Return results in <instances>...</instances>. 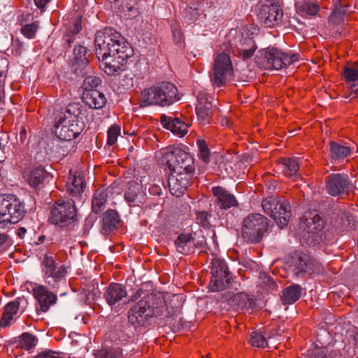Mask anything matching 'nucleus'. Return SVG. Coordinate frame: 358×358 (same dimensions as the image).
Wrapping results in <instances>:
<instances>
[{
  "mask_svg": "<svg viewBox=\"0 0 358 358\" xmlns=\"http://www.w3.org/2000/svg\"><path fill=\"white\" fill-rule=\"evenodd\" d=\"M196 221L199 224L202 225L204 227H208L210 222H209V217L210 215L204 211L202 212H197L196 213Z\"/></svg>",
  "mask_w": 358,
  "mask_h": 358,
  "instance_id": "obj_48",
  "label": "nucleus"
},
{
  "mask_svg": "<svg viewBox=\"0 0 358 358\" xmlns=\"http://www.w3.org/2000/svg\"><path fill=\"white\" fill-rule=\"evenodd\" d=\"M266 59V66L268 69L278 70L284 66L289 65L299 59V55L292 54L289 55L275 48H268L261 52Z\"/></svg>",
  "mask_w": 358,
  "mask_h": 358,
  "instance_id": "obj_13",
  "label": "nucleus"
},
{
  "mask_svg": "<svg viewBox=\"0 0 358 358\" xmlns=\"http://www.w3.org/2000/svg\"><path fill=\"white\" fill-rule=\"evenodd\" d=\"M38 28V23L37 22H34L22 27L21 29V33L27 38H33L35 36Z\"/></svg>",
  "mask_w": 358,
  "mask_h": 358,
  "instance_id": "obj_45",
  "label": "nucleus"
},
{
  "mask_svg": "<svg viewBox=\"0 0 358 358\" xmlns=\"http://www.w3.org/2000/svg\"><path fill=\"white\" fill-rule=\"evenodd\" d=\"M173 36L177 42H180L181 41V33L180 31L173 29Z\"/></svg>",
  "mask_w": 358,
  "mask_h": 358,
  "instance_id": "obj_52",
  "label": "nucleus"
},
{
  "mask_svg": "<svg viewBox=\"0 0 358 358\" xmlns=\"http://www.w3.org/2000/svg\"><path fill=\"white\" fill-rule=\"evenodd\" d=\"M120 218L117 213L113 210H107L103 214V223L106 229H115L119 224Z\"/></svg>",
  "mask_w": 358,
  "mask_h": 358,
  "instance_id": "obj_36",
  "label": "nucleus"
},
{
  "mask_svg": "<svg viewBox=\"0 0 358 358\" xmlns=\"http://www.w3.org/2000/svg\"><path fill=\"white\" fill-rule=\"evenodd\" d=\"M229 303L236 310H252L255 306V301L252 296L245 292H237L229 299Z\"/></svg>",
  "mask_w": 358,
  "mask_h": 358,
  "instance_id": "obj_22",
  "label": "nucleus"
},
{
  "mask_svg": "<svg viewBox=\"0 0 358 358\" xmlns=\"http://www.w3.org/2000/svg\"><path fill=\"white\" fill-rule=\"evenodd\" d=\"M177 250L183 255L192 252L194 248V240L190 234H180L175 241Z\"/></svg>",
  "mask_w": 358,
  "mask_h": 358,
  "instance_id": "obj_29",
  "label": "nucleus"
},
{
  "mask_svg": "<svg viewBox=\"0 0 358 358\" xmlns=\"http://www.w3.org/2000/svg\"><path fill=\"white\" fill-rule=\"evenodd\" d=\"M343 76L348 83H358V66L356 64H348L344 68Z\"/></svg>",
  "mask_w": 358,
  "mask_h": 358,
  "instance_id": "obj_41",
  "label": "nucleus"
},
{
  "mask_svg": "<svg viewBox=\"0 0 358 358\" xmlns=\"http://www.w3.org/2000/svg\"><path fill=\"white\" fill-rule=\"evenodd\" d=\"M282 164L284 173L287 177L295 176L299 169V164L296 158L282 159Z\"/></svg>",
  "mask_w": 358,
  "mask_h": 358,
  "instance_id": "obj_34",
  "label": "nucleus"
},
{
  "mask_svg": "<svg viewBox=\"0 0 358 358\" xmlns=\"http://www.w3.org/2000/svg\"><path fill=\"white\" fill-rule=\"evenodd\" d=\"M104 299L110 306L119 305L122 301L126 302L127 292L125 287L119 283H111L106 289Z\"/></svg>",
  "mask_w": 358,
  "mask_h": 358,
  "instance_id": "obj_19",
  "label": "nucleus"
},
{
  "mask_svg": "<svg viewBox=\"0 0 358 358\" xmlns=\"http://www.w3.org/2000/svg\"><path fill=\"white\" fill-rule=\"evenodd\" d=\"M179 99L177 87L171 83L163 81L141 92L140 106H168Z\"/></svg>",
  "mask_w": 358,
  "mask_h": 358,
  "instance_id": "obj_3",
  "label": "nucleus"
},
{
  "mask_svg": "<svg viewBox=\"0 0 358 358\" xmlns=\"http://www.w3.org/2000/svg\"><path fill=\"white\" fill-rule=\"evenodd\" d=\"M95 52L100 68L113 75L134 55V50L125 38L112 28L98 31L95 35Z\"/></svg>",
  "mask_w": 358,
  "mask_h": 358,
  "instance_id": "obj_1",
  "label": "nucleus"
},
{
  "mask_svg": "<svg viewBox=\"0 0 358 358\" xmlns=\"http://www.w3.org/2000/svg\"><path fill=\"white\" fill-rule=\"evenodd\" d=\"M323 227V220L315 211L306 213L301 222V228L312 236L320 231Z\"/></svg>",
  "mask_w": 358,
  "mask_h": 358,
  "instance_id": "obj_21",
  "label": "nucleus"
},
{
  "mask_svg": "<svg viewBox=\"0 0 358 358\" xmlns=\"http://www.w3.org/2000/svg\"><path fill=\"white\" fill-rule=\"evenodd\" d=\"M320 271L318 263L313 259L306 260L302 258L299 259V263L296 273L299 275L302 273H317Z\"/></svg>",
  "mask_w": 358,
  "mask_h": 358,
  "instance_id": "obj_33",
  "label": "nucleus"
},
{
  "mask_svg": "<svg viewBox=\"0 0 358 358\" xmlns=\"http://www.w3.org/2000/svg\"><path fill=\"white\" fill-rule=\"evenodd\" d=\"M33 294L38 303L37 310L41 312L45 313L48 311L50 306L55 304L57 301L56 295L49 292L43 285L34 287L33 288Z\"/></svg>",
  "mask_w": 358,
  "mask_h": 358,
  "instance_id": "obj_20",
  "label": "nucleus"
},
{
  "mask_svg": "<svg viewBox=\"0 0 358 358\" xmlns=\"http://www.w3.org/2000/svg\"><path fill=\"white\" fill-rule=\"evenodd\" d=\"M73 55L75 56V62L78 64L85 65L89 62V56L87 49L83 45H77L74 48Z\"/></svg>",
  "mask_w": 358,
  "mask_h": 358,
  "instance_id": "obj_38",
  "label": "nucleus"
},
{
  "mask_svg": "<svg viewBox=\"0 0 358 358\" xmlns=\"http://www.w3.org/2000/svg\"><path fill=\"white\" fill-rule=\"evenodd\" d=\"M161 123L164 128L170 130L173 134L179 137L184 136L187 132V125L179 118H172L171 117L162 115Z\"/></svg>",
  "mask_w": 358,
  "mask_h": 358,
  "instance_id": "obj_23",
  "label": "nucleus"
},
{
  "mask_svg": "<svg viewBox=\"0 0 358 358\" xmlns=\"http://www.w3.org/2000/svg\"><path fill=\"white\" fill-rule=\"evenodd\" d=\"M107 194L103 190H97L92 199V210L95 213H99L104 208L106 202Z\"/></svg>",
  "mask_w": 358,
  "mask_h": 358,
  "instance_id": "obj_35",
  "label": "nucleus"
},
{
  "mask_svg": "<svg viewBox=\"0 0 358 358\" xmlns=\"http://www.w3.org/2000/svg\"><path fill=\"white\" fill-rule=\"evenodd\" d=\"M206 244L205 240H201L197 242L194 241V247L203 248Z\"/></svg>",
  "mask_w": 358,
  "mask_h": 358,
  "instance_id": "obj_53",
  "label": "nucleus"
},
{
  "mask_svg": "<svg viewBox=\"0 0 358 358\" xmlns=\"http://www.w3.org/2000/svg\"><path fill=\"white\" fill-rule=\"evenodd\" d=\"M20 230L24 231V232L26 231V230L24 228H21Z\"/></svg>",
  "mask_w": 358,
  "mask_h": 358,
  "instance_id": "obj_57",
  "label": "nucleus"
},
{
  "mask_svg": "<svg viewBox=\"0 0 358 358\" xmlns=\"http://www.w3.org/2000/svg\"><path fill=\"white\" fill-rule=\"evenodd\" d=\"M76 210L72 199L59 200L51 210V221L55 224L66 226L76 220Z\"/></svg>",
  "mask_w": 358,
  "mask_h": 358,
  "instance_id": "obj_9",
  "label": "nucleus"
},
{
  "mask_svg": "<svg viewBox=\"0 0 358 358\" xmlns=\"http://www.w3.org/2000/svg\"><path fill=\"white\" fill-rule=\"evenodd\" d=\"M4 78L1 72H0V99H1L3 92Z\"/></svg>",
  "mask_w": 358,
  "mask_h": 358,
  "instance_id": "obj_51",
  "label": "nucleus"
},
{
  "mask_svg": "<svg viewBox=\"0 0 358 358\" xmlns=\"http://www.w3.org/2000/svg\"><path fill=\"white\" fill-rule=\"evenodd\" d=\"M329 156L332 162L336 163L341 159L351 155L352 150L350 147L343 145L336 142L329 143Z\"/></svg>",
  "mask_w": 358,
  "mask_h": 358,
  "instance_id": "obj_28",
  "label": "nucleus"
},
{
  "mask_svg": "<svg viewBox=\"0 0 358 358\" xmlns=\"http://www.w3.org/2000/svg\"><path fill=\"white\" fill-rule=\"evenodd\" d=\"M66 186L69 194L73 196H77L83 192V178L80 176H77L70 172Z\"/></svg>",
  "mask_w": 358,
  "mask_h": 358,
  "instance_id": "obj_30",
  "label": "nucleus"
},
{
  "mask_svg": "<svg viewBox=\"0 0 358 358\" xmlns=\"http://www.w3.org/2000/svg\"><path fill=\"white\" fill-rule=\"evenodd\" d=\"M46 172L43 168L38 167L33 169L29 175V184L35 187L39 185L45 178Z\"/></svg>",
  "mask_w": 358,
  "mask_h": 358,
  "instance_id": "obj_37",
  "label": "nucleus"
},
{
  "mask_svg": "<svg viewBox=\"0 0 358 358\" xmlns=\"http://www.w3.org/2000/svg\"><path fill=\"white\" fill-rule=\"evenodd\" d=\"M245 38L242 36L238 43L236 44V50L237 54L244 60L250 58L257 49L252 38L250 37L248 33H246Z\"/></svg>",
  "mask_w": 358,
  "mask_h": 358,
  "instance_id": "obj_25",
  "label": "nucleus"
},
{
  "mask_svg": "<svg viewBox=\"0 0 358 358\" xmlns=\"http://www.w3.org/2000/svg\"><path fill=\"white\" fill-rule=\"evenodd\" d=\"M83 100L90 108H102L106 103V98L103 93L97 90L83 92Z\"/></svg>",
  "mask_w": 358,
  "mask_h": 358,
  "instance_id": "obj_27",
  "label": "nucleus"
},
{
  "mask_svg": "<svg viewBox=\"0 0 358 358\" xmlns=\"http://www.w3.org/2000/svg\"><path fill=\"white\" fill-rule=\"evenodd\" d=\"M161 309L152 308L148 300L143 299L133 306L128 313L129 321L134 325H146L148 318L160 315Z\"/></svg>",
  "mask_w": 358,
  "mask_h": 358,
  "instance_id": "obj_10",
  "label": "nucleus"
},
{
  "mask_svg": "<svg viewBox=\"0 0 358 358\" xmlns=\"http://www.w3.org/2000/svg\"><path fill=\"white\" fill-rule=\"evenodd\" d=\"M283 15V11L278 3L261 2L257 16L260 22L265 27L279 26L282 22Z\"/></svg>",
  "mask_w": 358,
  "mask_h": 358,
  "instance_id": "obj_11",
  "label": "nucleus"
},
{
  "mask_svg": "<svg viewBox=\"0 0 358 358\" xmlns=\"http://www.w3.org/2000/svg\"><path fill=\"white\" fill-rule=\"evenodd\" d=\"M24 206L13 194L0 196V227L16 224L24 217Z\"/></svg>",
  "mask_w": 358,
  "mask_h": 358,
  "instance_id": "obj_4",
  "label": "nucleus"
},
{
  "mask_svg": "<svg viewBox=\"0 0 358 358\" xmlns=\"http://www.w3.org/2000/svg\"><path fill=\"white\" fill-rule=\"evenodd\" d=\"M202 3L201 1H196L194 3H190L185 8L186 13H195L196 15H198L199 13H201Z\"/></svg>",
  "mask_w": 358,
  "mask_h": 358,
  "instance_id": "obj_47",
  "label": "nucleus"
},
{
  "mask_svg": "<svg viewBox=\"0 0 358 358\" xmlns=\"http://www.w3.org/2000/svg\"><path fill=\"white\" fill-rule=\"evenodd\" d=\"M212 192L216 197L217 205L220 208L228 209L237 204L235 196L222 187H213Z\"/></svg>",
  "mask_w": 358,
  "mask_h": 358,
  "instance_id": "obj_26",
  "label": "nucleus"
},
{
  "mask_svg": "<svg viewBox=\"0 0 358 358\" xmlns=\"http://www.w3.org/2000/svg\"><path fill=\"white\" fill-rule=\"evenodd\" d=\"M302 288L299 285H292L287 287L282 293V301L286 304H292L301 296Z\"/></svg>",
  "mask_w": 358,
  "mask_h": 358,
  "instance_id": "obj_31",
  "label": "nucleus"
},
{
  "mask_svg": "<svg viewBox=\"0 0 358 358\" xmlns=\"http://www.w3.org/2000/svg\"><path fill=\"white\" fill-rule=\"evenodd\" d=\"M7 236L3 234H0V245L6 242Z\"/></svg>",
  "mask_w": 358,
  "mask_h": 358,
  "instance_id": "obj_54",
  "label": "nucleus"
},
{
  "mask_svg": "<svg viewBox=\"0 0 358 358\" xmlns=\"http://www.w3.org/2000/svg\"><path fill=\"white\" fill-rule=\"evenodd\" d=\"M197 145L199 150V157L205 163L209 161L210 150L207 147L206 141L203 140L199 139L197 141Z\"/></svg>",
  "mask_w": 358,
  "mask_h": 358,
  "instance_id": "obj_44",
  "label": "nucleus"
},
{
  "mask_svg": "<svg viewBox=\"0 0 358 358\" xmlns=\"http://www.w3.org/2000/svg\"><path fill=\"white\" fill-rule=\"evenodd\" d=\"M298 12L303 16H312L317 13L319 5L317 3L305 2L297 8Z\"/></svg>",
  "mask_w": 358,
  "mask_h": 358,
  "instance_id": "obj_40",
  "label": "nucleus"
},
{
  "mask_svg": "<svg viewBox=\"0 0 358 358\" xmlns=\"http://www.w3.org/2000/svg\"><path fill=\"white\" fill-rule=\"evenodd\" d=\"M19 309L18 301L15 300L6 304L0 320V327L5 329L10 327L15 321Z\"/></svg>",
  "mask_w": 358,
  "mask_h": 358,
  "instance_id": "obj_24",
  "label": "nucleus"
},
{
  "mask_svg": "<svg viewBox=\"0 0 358 358\" xmlns=\"http://www.w3.org/2000/svg\"><path fill=\"white\" fill-rule=\"evenodd\" d=\"M353 187L352 182L345 174L332 173L327 180V192L331 196L347 195Z\"/></svg>",
  "mask_w": 358,
  "mask_h": 358,
  "instance_id": "obj_16",
  "label": "nucleus"
},
{
  "mask_svg": "<svg viewBox=\"0 0 358 358\" xmlns=\"http://www.w3.org/2000/svg\"><path fill=\"white\" fill-rule=\"evenodd\" d=\"M38 342L37 338L29 333L22 334L19 338L20 347L26 350L34 348Z\"/></svg>",
  "mask_w": 358,
  "mask_h": 358,
  "instance_id": "obj_39",
  "label": "nucleus"
},
{
  "mask_svg": "<svg viewBox=\"0 0 358 358\" xmlns=\"http://www.w3.org/2000/svg\"><path fill=\"white\" fill-rule=\"evenodd\" d=\"M233 65L229 55L224 52L218 54L215 58L213 69L210 74L213 86L224 85L233 76Z\"/></svg>",
  "mask_w": 358,
  "mask_h": 358,
  "instance_id": "obj_8",
  "label": "nucleus"
},
{
  "mask_svg": "<svg viewBox=\"0 0 358 358\" xmlns=\"http://www.w3.org/2000/svg\"><path fill=\"white\" fill-rule=\"evenodd\" d=\"M49 1L50 0H34V3L38 8L43 9Z\"/></svg>",
  "mask_w": 358,
  "mask_h": 358,
  "instance_id": "obj_50",
  "label": "nucleus"
},
{
  "mask_svg": "<svg viewBox=\"0 0 358 358\" xmlns=\"http://www.w3.org/2000/svg\"><path fill=\"white\" fill-rule=\"evenodd\" d=\"M121 128L120 126L112 125L108 131V144L113 145L116 143L118 136L120 134Z\"/></svg>",
  "mask_w": 358,
  "mask_h": 358,
  "instance_id": "obj_46",
  "label": "nucleus"
},
{
  "mask_svg": "<svg viewBox=\"0 0 358 358\" xmlns=\"http://www.w3.org/2000/svg\"><path fill=\"white\" fill-rule=\"evenodd\" d=\"M152 188H156L155 194H159V191L161 190L158 187H153Z\"/></svg>",
  "mask_w": 358,
  "mask_h": 358,
  "instance_id": "obj_56",
  "label": "nucleus"
},
{
  "mask_svg": "<svg viewBox=\"0 0 358 358\" xmlns=\"http://www.w3.org/2000/svg\"><path fill=\"white\" fill-rule=\"evenodd\" d=\"M211 280L209 285L212 292H219L225 289L229 283V271L224 261L214 258L211 262Z\"/></svg>",
  "mask_w": 358,
  "mask_h": 358,
  "instance_id": "obj_12",
  "label": "nucleus"
},
{
  "mask_svg": "<svg viewBox=\"0 0 358 358\" xmlns=\"http://www.w3.org/2000/svg\"><path fill=\"white\" fill-rule=\"evenodd\" d=\"M322 337L330 338V335L325 331L318 334L316 346L307 351L306 358H342L344 357V355L336 352L334 345H326V343L322 341Z\"/></svg>",
  "mask_w": 358,
  "mask_h": 358,
  "instance_id": "obj_14",
  "label": "nucleus"
},
{
  "mask_svg": "<svg viewBox=\"0 0 358 358\" xmlns=\"http://www.w3.org/2000/svg\"><path fill=\"white\" fill-rule=\"evenodd\" d=\"M268 227V220L259 213H252L243 221L241 235L243 240L250 243H259Z\"/></svg>",
  "mask_w": 358,
  "mask_h": 358,
  "instance_id": "obj_5",
  "label": "nucleus"
},
{
  "mask_svg": "<svg viewBox=\"0 0 358 358\" xmlns=\"http://www.w3.org/2000/svg\"><path fill=\"white\" fill-rule=\"evenodd\" d=\"M163 162L169 171L180 168L182 171H194V159L187 152L178 148H168L163 151Z\"/></svg>",
  "mask_w": 358,
  "mask_h": 358,
  "instance_id": "obj_7",
  "label": "nucleus"
},
{
  "mask_svg": "<svg viewBox=\"0 0 358 358\" xmlns=\"http://www.w3.org/2000/svg\"><path fill=\"white\" fill-rule=\"evenodd\" d=\"M262 206L264 213L271 216L280 229L287 225L291 217V207L288 201H281L275 196H269L262 201Z\"/></svg>",
  "mask_w": 358,
  "mask_h": 358,
  "instance_id": "obj_6",
  "label": "nucleus"
},
{
  "mask_svg": "<svg viewBox=\"0 0 358 358\" xmlns=\"http://www.w3.org/2000/svg\"><path fill=\"white\" fill-rule=\"evenodd\" d=\"M124 198L132 206H139L144 201V195L140 192L138 186H130L124 194Z\"/></svg>",
  "mask_w": 358,
  "mask_h": 358,
  "instance_id": "obj_32",
  "label": "nucleus"
},
{
  "mask_svg": "<svg viewBox=\"0 0 358 358\" xmlns=\"http://www.w3.org/2000/svg\"><path fill=\"white\" fill-rule=\"evenodd\" d=\"M250 343L257 348H265L268 346L266 338L262 334V332L255 331L250 335Z\"/></svg>",
  "mask_w": 358,
  "mask_h": 358,
  "instance_id": "obj_43",
  "label": "nucleus"
},
{
  "mask_svg": "<svg viewBox=\"0 0 358 358\" xmlns=\"http://www.w3.org/2000/svg\"><path fill=\"white\" fill-rule=\"evenodd\" d=\"M197 98L196 112L200 124L205 125L210 122L211 109L213 106V98L208 95L205 90L195 92Z\"/></svg>",
  "mask_w": 358,
  "mask_h": 358,
  "instance_id": "obj_18",
  "label": "nucleus"
},
{
  "mask_svg": "<svg viewBox=\"0 0 358 358\" xmlns=\"http://www.w3.org/2000/svg\"><path fill=\"white\" fill-rule=\"evenodd\" d=\"M34 358H63V357L59 352L45 350L37 355Z\"/></svg>",
  "mask_w": 358,
  "mask_h": 358,
  "instance_id": "obj_49",
  "label": "nucleus"
},
{
  "mask_svg": "<svg viewBox=\"0 0 358 358\" xmlns=\"http://www.w3.org/2000/svg\"><path fill=\"white\" fill-rule=\"evenodd\" d=\"M4 177V171L1 166H0V180Z\"/></svg>",
  "mask_w": 358,
  "mask_h": 358,
  "instance_id": "obj_55",
  "label": "nucleus"
},
{
  "mask_svg": "<svg viewBox=\"0 0 358 358\" xmlns=\"http://www.w3.org/2000/svg\"><path fill=\"white\" fill-rule=\"evenodd\" d=\"M43 272L45 282L52 288L55 284L61 281L66 273L64 266H58L52 257L45 255L43 260Z\"/></svg>",
  "mask_w": 358,
  "mask_h": 358,
  "instance_id": "obj_17",
  "label": "nucleus"
},
{
  "mask_svg": "<svg viewBox=\"0 0 358 358\" xmlns=\"http://www.w3.org/2000/svg\"><path fill=\"white\" fill-rule=\"evenodd\" d=\"M87 110L80 103H70L55 124V134L62 141L76 138L83 131Z\"/></svg>",
  "mask_w": 358,
  "mask_h": 358,
  "instance_id": "obj_2",
  "label": "nucleus"
},
{
  "mask_svg": "<svg viewBox=\"0 0 358 358\" xmlns=\"http://www.w3.org/2000/svg\"><path fill=\"white\" fill-rule=\"evenodd\" d=\"M193 172L189 171H182L180 168L176 169V171H170L168 185L172 195L177 197L182 195L189 184Z\"/></svg>",
  "mask_w": 358,
  "mask_h": 358,
  "instance_id": "obj_15",
  "label": "nucleus"
},
{
  "mask_svg": "<svg viewBox=\"0 0 358 358\" xmlns=\"http://www.w3.org/2000/svg\"><path fill=\"white\" fill-rule=\"evenodd\" d=\"M101 83V80L94 76H87L83 83V92H90L95 90L96 88Z\"/></svg>",
  "mask_w": 358,
  "mask_h": 358,
  "instance_id": "obj_42",
  "label": "nucleus"
}]
</instances>
